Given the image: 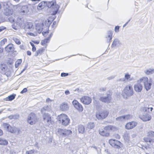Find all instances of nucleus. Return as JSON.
I'll return each mask as SVG.
<instances>
[{"label":"nucleus","instance_id":"obj_1","mask_svg":"<svg viewBox=\"0 0 154 154\" xmlns=\"http://www.w3.org/2000/svg\"><path fill=\"white\" fill-rule=\"evenodd\" d=\"M138 82L143 83L144 87L146 91H148L150 89L152 82L151 79H149L147 77H143L140 78Z\"/></svg>","mask_w":154,"mask_h":154},{"label":"nucleus","instance_id":"obj_2","mask_svg":"<svg viewBox=\"0 0 154 154\" xmlns=\"http://www.w3.org/2000/svg\"><path fill=\"white\" fill-rule=\"evenodd\" d=\"M57 132L59 137H69L71 136L72 134V132L71 130L66 129L58 128L57 129Z\"/></svg>","mask_w":154,"mask_h":154},{"label":"nucleus","instance_id":"obj_3","mask_svg":"<svg viewBox=\"0 0 154 154\" xmlns=\"http://www.w3.org/2000/svg\"><path fill=\"white\" fill-rule=\"evenodd\" d=\"M134 92L132 87L129 85L126 86L123 91L122 95L125 98L132 95Z\"/></svg>","mask_w":154,"mask_h":154},{"label":"nucleus","instance_id":"obj_4","mask_svg":"<svg viewBox=\"0 0 154 154\" xmlns=\"http://www.w3.org/2000/svg\"><path fill=\"white\" fill-rule=\"evenodd\" d=\"M58 119L64 126H66L69 123L70 119L66 114H63L60 115L58 117Z\"/></svg>","mask_w":154,"mask_h":154},{"label":"nucleus","instance_id":"obj_5","mask_svg":"<svg viewBox=\"0 0 154 154\" xmlns=\"http://www.w3.org/2000/svg\"><path fill=\"white\" fill-rule=\"evenodd\" d=\"M109 112L106 110H101L96 112V117L98 120H102L106 118Z\"/></svg>","mask_w":154,"mask_h":154},{"label":"nucleus","instance_id":"obj_6","mask_svg":"<svg viewBox=\"0 0 154 154\" xmlns=\"http://www.w3.org/2000/svg\"><path fill=\"white\" fill-rule=\"evenodd\" d=\"M37 121V118L36 114L33 112H31L28 116L27 118V122L31 125L35 123Z\"/></svg>","mask_w":154,"mask_h":154},{"label":"nucleus","instance_id":"obj_7","mask_svg":"<svg viewBox=\"0 0 154 154\" xmlns=\"http://www.w3.org/2000/svg\"><path fill=\"white\" fill-rule=\"evenodd\" d=\"M10 2H5L3 4L4 13L5 15L8 16L10 15Z\"/></svg>","mask_w":154,"mask_h":154},{"label":"nucleus","instance_id":"obj_8","mask_svg":"<svg viewBox=\"0 0 154 154\" xmlns=\"http://www.w3.org/2000/svg\"><path fill=\"white\" fill-rule=\"evenodd\" d=\"M72 103L74 107L79 112L83 111V108L82 106L77 100H74Z\"/></svg>","mask_w":154,"mask_h":154},{"label":"nucleus","instance_id":"obj_9","mask_svg":"<svg viewBox=\"0 0 154 154\" xmlns=\"http://www.w3.org/2000/svg\"><path fill=\"white\" fill-rule=\"evenodd\" d=\"M109 143L112 146L117 148L120 147V145L121 143L120 141L113 139L110 140H109Z\"/></svg>","mask_w":154,"mask_h":154},{"label":"nucleus","instance_id":"obj_10","mask_svg":"<svg viewBox=\"0 0 154 154\" xmlns=\"http://www.w3.org/2000/svg\"><path fill=\"white\" fill-rule=\"evenodd\" d=\"M111 97L110 94H107L106 97H100L99 100L100 101L105 103H109L111 100Z\"/></svg>","mask_w":154,"mask_h":154},{"label":"nucleus","instance_id":"obj_11","mask_svg":"<svg viewBox=\"0 0 154 154\" xmlns=\"http://www.w3.org/2000/svg\"><path fill=\"white\" fill-rule=\"evenodd\" d=\"M81 102L85 104L88 105L91 101V99L88 96H83L80 98Z\"/></svg>","mask_w":154,"mask_h":154},{"label":"nucleus","instance_id":"obj_12","mask_svg":"<svg viewBox=\"0 0 154 154\" xmlns=\"http://www.w3.org/2000/svg\"><path fill=\"white\" fill-rule=\"evenodd\" d=\"M24 28L26 30L33 31L34 29V26L32 23L28 22L25 24Z\"/></svg>","mask_w":154,"mask_h":154},{"label":"nucleus","instance_id":"obj_13","mask_svg":"<svg viewBox=\"0 0 154 154\" xmlns=\"http://www.w3.org/2000/svg\"><path fill=\"white\" fill-rule=\"evenodd\" d=\"M140 118L143 121H149L151 119V116L147 113H144L143 115L140 117Z\"/></svg>","mask_w":154,"mask_h":154},{"label":"nucleus","instance_id":"obj_14","mask_svg":"<svg viewBox=\"0 0 154 154\" xmlns=\"http://www.w3.org/2000/svg\"><path fill=\"white\" fill-rule=\"evenodd\" d=\"M43 117L45 122H47L48 124L51 123V118L49 114L48 113H43Z\"/></svg>","mask_w":154,"mask_h":154},{"label":"nucleus","instance_id":"obj_15","mask_svg":"<svg viewBox=\"0 0 154 154\" xmlns=\"http://www.w3.org/2000/svg\"><path fill=\"white\" fill-rule=\"evenodd\" d=\"M137 125V123L135 122H131L127 123L125 125V128L127 129H131Z\"/></svg>","mask_w":154,"mask_h":154},{"label":"nucleus","instance_id":"obj_16","mask_svg":"<svg viewBox=\"0 0 154 154\" xmlns=\"http://www.w3.org/2000/svg\"><path fill=\"white\" fill-rule=\"evenodd\" d=\"M140 83H137L134 85V90L136 92H140L142 89V85L140 84Z\"/></svg>","mask_w":154,"mask_h":154},{"label":"nucleus","instance_id":"obj_17","mask_svg":"<svg viewBox=\"0 0 154 154\" xmlns=\"http://www.w3.org/2000/svg\"><path fill=\"white\" fill-rule=\"evenodd\" d=\"M60 108L61 110L64 111H67L69 109L68 104L65 102H63L60 106Z\"/></svg>","mask_w":154,"mask_h":154},{"label":"nucleus","instance_id":"obj_18","mask_svg":"<svg viewBox=\"0 0 154 154\" xmlns=\"http://www.w3.org/2000/svg\"><path fill=\"white\" fill-rule=\"evenodd\" d=\"M28 11V7L25 5L23 6L20 11V13L23 15L26 14Z\"/></svg>","mask_w":154,"mask_h":154},{"label":"nucleus","instance_id":"obj_19","mask_svg":"<svg viewBox=\"0 0 154 154\" xmlns=\"http://www.w3.org/2000/svg\"><path fill=\"white\" fill-rule=\"evenodd\" d=\"M14 50L15 48L13 45L12 44H10V55L14 56L17 55V52Z\"/></svg>","mask_w":154,"mask_h":154},{"label":"nucleus","instance_id":"obj_20","mask_svg":"<svg viewBox=\"0 0 154 154\" xmlns=\"http://www.w3.org/2000/svg\"><path fill=\"white\" fill-rule=\"evenodd\" d=\"M51 110V106L50 105H48L46 106H45L42 108L41 110V113L42 114L43 113L44 111H50Z\"/></svg>","mask_w":154,"mask_h":154},{"label":"nucleus","instance_id":"obj_21","mask_svg":"<svg viewBox=\"0 0 154 154\" xmlns=\"http://www.w3.org/2000/svg\"><path fill=\"white\" fill-rule=\"evenodd\" d=\"M112 32L111 30L109 31L107 33L106 37L107 38V41L109 42L111 40L112 38Z\"/></svg>","mask_w":154,"mask_h":154},{"label":"nucleus","instance_id":"obj_22","mask_svg":"<svg viewBox=\"0 0 154 154\" xmlns=\"http://www.w3.org/2000/svg\"><path fill=\"white\" fill-rule=\"evenodd\" d=\"M1 68L2 70L3 71L5 72V73L7 72H8L9 70V69L7 65L5 64H1Z\"/></svg>","mask_w":154,"mask_h":154},{"label":"nucleus","instance_id":"obj_23","mask_svg":"<svg viewBox=\"0 0 154 154\" xmlns=\"http://www.w3.org/2000/svg\"><path fill=\"white\" fill-rule=\"evenodd\" d=\"M99 134L101 136L107 137L109 136V134L106 132L103 129H100L99 131Z\"/></svg>","mask_w":154,"mask_h":154},{"label":"nucleus","instance_id":"obj_24","mask_svg":"<svg viewBox=\"0 0 154 154\" xmlns=\"http://www.w3.org/2000/svg\"><path fill=\"white\" fill-rule=\"evenodd\" d=\"M121 44L119 40L117 38H115L113 41L112 45L113 47L118 46Z\"/></svg>","mask_w":154,"mask_h":154},{"label":"nucleus","instance_id":"obj_25","mask_svg":"<svg viewBox=\"0 0 154 154\" xmlns=\"http://www.w3.org/2000/svg\"><path fill=\"white\" fill-rule=\"evenodd\" d=\"M20 131L18 128L15 127H11L10 126V132L17 134L19 133Z\"/></svg>","mask_w":154,"mask_h":154},{"label":"nucleus","instance_id":"obj_26","mask_svg":"<svg viewBox=\"0 0 154 154\" xmlns=\"http://www.w3.org/2000/svg\"><path fill=\"white\" fill-rule=\"evenodd\" d=\"M144 140L146 142H149L151 144H152L154 142V139L150 138L149 137L145 138H144Z\"/></svg>","mask_w":154,"mask_h":154},{"label":"nucleus","instance_id":"obj_27","mask_svg":"<svg viewBox=\"0 0 154 154\" xmlns=\"http://www.w3.org/2000/svg\"><path fill=\"white\" fill-rule=\"evenodd\" d=\"M144 72L146 75L152 74L154 72V69H147L145 70Z\"/></svg>","mask_w":154,"mask_h":154},{"label":"nucleus","instance_id":"obj_28","mask_svg":"<svg viewBox=\"0 0 154 154\" xmlns=\"http://www.w3.org/2000/svg\"><path fill=\"white\" fill-rule=\"evenodd\" d=\"M85 128L82 125H79L78 127V131L79 133L82 134L84 131Z\"/></svg>","mask_w":154,"mask_h":154},{"label":"nucleus","instance_id":"obj_29","mask_svg":"<svg viewBox=\"0 0 154 154\" xmlns=\"http://www.w3.org/2000/svg\"><path fill=\"white\" fill-rule=\"evenodd\" d=\"M150 109V111L151 112L152 111V110L153 109V108L152 107H143L142 109V110L144 112H149V109Z\"/></svg>","mask_w":154,"mask_h":154},{"label":"nucleus","instance_id":"obj_30","mask_svg":"<svg viewBox=\"0 0 154 154\" xmlns=\"http://www.w3.org/2000/svg\"><path fill=\"white\" fill-rule=\"evenodd\" d=\"M45 6V3L44 2H42L39 3L37 6V9L38 10H41Z\"/></svg>","mask_w":154,"mask_h":154},{"label":"nucleus","instance_id":"obj_31","mask_svg":"<svg viewBox=\"0 0 154 154\" xmlns=\"http://www.w3.org/2000/svg\"><path fill=\"white\" fill-rule=\"evenodd\" d=\"M44 51V49L43 48H41L38 50L37 51L35 54L36 56H37L41 54Z\"/></svg>","mask_w":154,"mask_h":154},{"label":"nucleus","instance_id":"obj_32","mask_svg":"<svg viewBox=\"0 0 154 154\" xmlns=\"http://www.w3.org/2000/svg\"><path fill=\"white\" fill-rule=\"evenodd\" d=\"M8 143V142L6 140L0 139V145H6Z\"/></svg>","mask_w":154,"mask_h":154},{"label":"nucleus","instance_id":"obj_33","mask_svg":"<svg viewBox=\"0 0 154 154\" xmlns=\"http://www.w3.org/2000/svg\"><path fill=\"white\" fill-rule=\"evenodd\" d=\"M88 128L89 129H92L94 127V124L93 122H89L87 125Z\"/></svg>","mask_w":154,"mask_h":154},{"label":"nucleus","instance_id":"obj_34","mask_svg":"<svg viewBox=\"0 0 154 154\" xmlns=\"http://www.w3.org/2000/svg\"><path fill=\"white\" fill-rule=\"evenodd\" d=\"M2 126L6 130L9 131V125L8 124L6 123H3Z\"/></svg>","mask_w":154,"mask_h":154},{"label":"nucleus","instance_id":"obj_35","mask_svg":"<svg viewBox=\"0 0 154 154\" xmlns=\"http://www.w3.org/2000/svg\"><path fill=\"white\" fill-rule=\"evenodd\" d=\"M148 137H149L153 139L154 138V132L152 131H149L148 133Z\"/></svg>","mask_w":154,"mask_h":154},{"label":"nucleus","instance_id":"obj_36","mask_svg":"<svg viewBox=\"0 0 154 154\" xmlns=\"http://www.w3.org/2000/svg\"><path fill=\"white\" fill-rule=\"evenodd\" d=\"M20 115L18 114H16L14 115H10L11 119H17L19 117Z\"/></svg>","mask_w":154,"mask_h":154},{"label":"nucleus","instance_id":"obj_37","mask_svg":"<svg viewBox=\"0 0 154 154\" xmlns=\"http://www.w3.org/2000/svg\"><path fill=\"white\" fill-rule=\"evenodd\" d=\"M22 59L18 60L15 63V66L16 68H17L19 65H20L22 63Z\"/></svg>","mask_w":154,"mask_h":154},{"label":"nucleus","instance_id":"obj_38","mask_svg":"<svg viewBox=\"0 0 154 154\" xmlns=\"http://www.w3.org/2000/svg\"><path fill=\"white\" fill-rule=\"evenodd\" d=\"M49 40V38H47L44 40H42L41 42V44L42 45H44L46 43L48 42Z\"/></svg>","mask_w":154,"mask_h":154},{"label":"nucleus","instance_id":"obj_39","mask_svg":"<svg viewBox=\"0 0 154 154\" xmlns=\"http://www.w3.org/2000/svg\"><path fill=\"white\" fill-rule=\"evenodd\" d=\"M12 39L17 44L20 45L21 44V42L19 39L15 37H13Z\"/></svg>","mask_w":154,"mask_h":154},{"label":"nucleus","instance_id":"obj_40","mask_svg":"<svg viewBox=\"0 0 154 154\" xmlns=\"http://www.w3.org/2000/svg\"><path fill=\"white\" fill-rule=\"evenodd\" d=\"M124 118H125L123 116L116 118V120L117 121H120L122 122L125 121Z\"/></svg>","mask_w":154,"mask_h":154},{"label":"nucleus","instance_id":"obj_41","mask_svg":"<svg viewBox=\"0 0 154 154\" xmlns=\"http://www.w3.org/2000/svg\"><path fill=\"white\" fill-rule=\"evenodd\" d=\"M130 77L131 75L129 74L128 73H127L125 74V79L127 80H129V81H131L132 80L131 79H130Z\"/></svg>","mask_w":154,"mask_h":154},{"label":"nucleus","instance_id":"obj_42","mask_svg":"<svg viewBox=\"0 0 154 154\" xmlns=\"http://www.w3.org/2000/svg\"><path fill=\"white\" fill-rule=\"evenodd\" d=\"M11 9H10V15L11 14H12L13 13L14 11L15 10V9H17V6H14L12 5V6L11 7Z\"/></svg>","mask_w":154,"mask_h":154},{"label":"nucleus","instance_id":"obj_43","mask_svg":"<svg viewBox=\"0 0 154 154\" xmlns=\"http://www.w3.org/2000/svg\"><path fill=\"white\" fill-rule=\"evenodd\" d=\"M125 121L129 119L132 118V116L129 114L125 115L124 116Z\"/></svg>","mask_w":154,"mask_h":154},{"label":"nucleus","instance_id":"obj_44","mask_svg":"<svg viewBox=\"0 0 154 154\" xmlns=\"http://www.w3.org/2000/svg\"><path fill=\"white\" fill-rule=\"evenodd\" d=\"M5 51L8 53V55L9 54L10 52V44H8L5 48Z\"/></svg>","mask_w":154,"mask_h":154},{"label":"nucleus","instance_id":"obj_45","mask_svg":"<svg viewBox=\"0 0 154 154\" xmlns=\"http://www.w3.org/2000/svg\"><path fill=\"white\" fill-rule=\"evenodd\" d=\"M7 42V39L6 38H4L2 40H1L0 42V45H4L5 43Z\"/></svg>","mask_w":154,"mask_h":154},{"label":"nucleus","instance_id":"obj_46","mask_svg":"<svg viewBox=\"0 0 154 154\" xmlns=\"http://www.w3.org/2000/svg\"><path fill=\"white\" fill-rule=\"evenodd\" d=\"M111 125H109L104 128L105 130L106 131L111 130Z\"/></svg>","mask_w":154,"mask_h":154},{"label":"nucleus","instance_id":"obj_47","mask_svg":"<svg viewBox=\"0 0 154 154\" xmlns=\"http://www.w3.org/2000/svg\"><path fill=\"white\" fill-rule=\"evenodd\" d=\"M34 150L33 149L27 151H26V154H34Z\"/></svg>","mask_w":154,"mask_h":154},{"label":"nucleus","instance_id":"obj_48","mask_svg":"<svg viewBox=\"0 0 154 154\" xmlns=\"http://www.w3.org/2000/svg\"><path fill=\"white\" fill-rule=\"evenodd\" d=\"M16 96V94H13L11 95H10V101L14 100Z\"/></svg>","mask_w":154,"mask_h":154},{"label":"nucleus","instance_id":"obj_49","mask_svg":"<svg viewBox=\"0 0 154 154\" xmlns=\"http://www.w3.org/2000/svg\"><path fill=\"white\" fill-rule=\"evenodd\" d=\"M117 129L116 127L114 126H113L111 125V131H114L117 130Z\"/></svg>","mask_w":154,"mask_h":154},{"label":"nucleus","instance_id":"obj_50","mask_svg":"<svg viewBox=\"0 0 154 154\" xmlns=\"http://www.w3.org/2000/svg\"><path fill=\"white\" fill-rule=\"evenodd\" d=\"M114 136L117 139H119L120 138V136L117 134H116L114 135Z\"/></svg>","mask_w":154,"mask_h":154},{"label":"nucleus","instance_id":"obj_51","mask_svg":"<svg viewBox=\"0 0 154 154\" xmlns=\"http://www.w3.org/2000/svg\"><path fill=\"white\" fill-rule=\"evenodd\" d=\"M6 28L3 26H0V32L3 31L4 30L6 29Z\"/></svg>","mask_w":154,"mask_h":154},{"label":"nucleus","instance_id":"obj_52","mask_svg":"<svg viewBox=\"0 0 154 154\" xmlns=\"http://www.w3.org/2000/svg\"><path fill=\"white\" fill-rule=\"evenodd\" d=\"M54 5V3L53 2H50L48 4V7L50 6V7Z\"/></svg>","mask_w":154,"mask_h":154},{"label":"nucleus","instance_id":"obj_53","mask_svg":"<svg viewBox=\"0 0 154 154\" xmlns=\"http://www.w3.org/2000/svg\"><path fill=\"white\" fill-rule=\"evenodd\" d=\"M68 73H62L61 74V77H65L68 76Z\"/></svg>","mask_w":154,"mask_h":154},{"label":"nucleus","instance_id":"obj_54","mask_svg":"<svg viewBox=\"0 0 154 154\" xmlns=\"http://www.w3.org/2000/svg\"><path fill=\"white\" fill-rule=\"evenodd\" d=\"M119 27L118 26H116L115 28V31L116 32H117L119 31Z\"/></svg>","mask_w":154,"mask_h":154},{"label":"nucleus","instance_id":"obj_55","mask_svg":"<svg viewBox=\"0 0 154 154\" xmlns=\"http://www.w3.org/2000/svg\"><path fill=\"white\" fill-rule=\"evenodd\" d=\"M27 91V89L26 88H24L23 90L21 91L20 93L21 94H23L24 93L26 92Z\"/></svg>","mask_w":154,"mask_h":154},{"label":"nucleus","instance_id":"obj_56","mask_svg":"<svg viewBox=\"0 0 154 154\" xmlns=\"http://www.w3.org/2000/svg\"><path fill=\"white\" fill-rule=\"evenodd\" d=\"M114 78V76H111L110 77H109L107 78V79L109 80H110L112 79H113Z\"/></svg>","mask_w":154,"mask_h":154},{"label":"nucleus","instance_id":"obj_57","mask_svg":"<svg viewBox=\"0 0 154 154\" xmlns=\"http://www.w3.org/2000/svg\"><path fill=\"white\" fill-rule=\"evenodd\" d=\"M100 91H106V88H100Z\"/></svg>","mask_w":154,"mask_h":154},{"label":"nucleus","instance_id":"obj_58","mask_svg":"<svg viewBox=\"0 0 154 154\" xmlns=\"http://www.w3.org/2000/svg\"><path fill=\"white\" fill-rule=\"evenodd\" d=\"M28 34L29 35H30L31 36H35V35L33 33H32L31 32H29L28 33Z\"/></svg>","mask_w":154,"mask_h":154},{"label":"nucleus","instance_id":"obj_59","mask_svg":"<svg viewBox=\"0 0 154 154\" xmlns=\"http://www.w3.org/2000/svg\"><path fill=\"white\" fill-rule=\"evenodd\" d=\"M49 32L48 31L47 32H43L42 33L43 35L44 36H45L46 34L48 33Z\"/></svg>","mask_w":154,"mask_h":154},{"label":"nucleus","instance_id":"obj_60","mask_svg":"<svg viewBox=\"0 0 154 154\" xmlns=\"http://www.w3.org/2000/svg\"><path fill=\"white\" fill-rule=\"evenodd\" d=\"M65 93L66 95H68L70 94V92L69 91L66 90L65 91Z\"/></svg>","mask_w":154,"mask_h":154},{"label":"nucleus","instance_id":"obj_61","mask_svg":"<svg viewBox=\"0 0 154 154\" xmlns=\"http://www.w3.org/2000/svg\"><path fill=\"white\" fill-rule=\"evenodd\" d=\"M36 28L37 29H38L39 31L42 30V28L41 27H40L39 28H38L37 25L36 26Z\"/></svg>","mask_w":154,"mask_h":154},{"label":"nucleus","instance_id":"obj_62","mask_svg":"<svg viewBox=\"0 0 154 154\" xmlns=\"http://www.w3.org/2000/svg\"><path fill=\"white\" fill-rule=\"evenodd\" d=\"M52 101L51 100L50 98H48L46 100V102L47 103H48L49 102H51Z\"/></svg>","mask_w":154,"mask_h":154},{"label":"nucleus","instance_id":"obj_63","mask_svg":"<svg viewBox=\"0 0 154 154\" xmlns=\"http://www.w3.org/2000/svg\"><path fill=\"white\" fill-rule=\"evenodd\" d=\"M57 23L56 21H54L53 23V26H55V27H56L57 25Z\"/></svg>","mask_w":154,"mask_h":154},{"label":"nucleus","instance_id":"obj_64","mask_svg":"<svg viewBox=\"0 0 154 154\" xmlns=\"http://www.w3.org/2000/svg\"><path fill=\"white\" fill-rule=\"evenodd\" d=\"M27 54L29 56H30L31 55V52L29 51H27Z\"/></svg>","mask_w":154,"mask_h":154}]
</instances>
